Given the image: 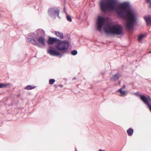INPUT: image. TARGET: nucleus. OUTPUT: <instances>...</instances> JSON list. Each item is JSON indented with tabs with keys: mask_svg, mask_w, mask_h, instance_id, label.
<instances>
[{
	"mask_svg": "<svg viewBox=\"0 0 151 151\" xmlns=\"http://www.w3.org/2000/svg\"><path fill=\"white\" fill-rule=\"evenodd\" d=\"M140 98L141 100L146 105L150 110L151 109V99L148 96H144L142 95H140Z\"/></svg>",
	"mask_w": 151,
	"mask_h": 151,
	"instance_id": "423d86ee",
	"label": "nucleus"
},
{
	"mask_svg": "<svg viewBox=\"0 0 151 151\" xmlns=\"http://www.w3.org/2000/svg\"><path fill=\"white\" fill-rule=\"evenodd\" d=\"M146 34L140 35L139 37L138 40L140 41L143 38L146 36Z\"/></svg>",
	"mask_w": 151,
	"mask_h": 151,
	"instance_id": "dca6fc26",
	"label": "nucleus"
},
{
	"mask_svg": "<svg viewBox=\"0 0 151 151\" xmlns=\"http://www.w3.org/2000/svg\"><path fill=\"white\" fill-rule=\"evenodd\" d=\"M32 37L33 38H27L28 42H30L33 45L39 47H41V45L40 43L42 44L44 46H45V41L43 36L35 38V36H32Z\"/></svg>",
	"mask_w": 151,
	"mask_h": 151,
	"instance_id": "7ed1b4c3",
	"label": "nucleus"
},
{
	"mask_svg": "<svg viewBox=\"0 0 151 151\" xmlns=\"http://www.w3.org/2000/svg\"><path fill=\"white\" fill-rule=\"evenodd\" d=\"M144 19L147 25H149L151 24V17H145Z\"/></svg>",
	"mask_w": 151,
	"mask_h": 151,
	"instance_id": "ddd939ff",
	"label": "nucleus"
},
{
	"mask_svg": "<svg viewBox=\"0 0 151 151\" xmlns=\"http://www.w3.org/2000/svg\"><path fill=\"white\" fill-rule=\"evenodd\" d=\"M67 20L70 22L72 21V19L69 16L67 15Z\"/></svg>",
	"mask_w": 151,
	"mask_h": 151,
	"instance_id": "412c9836",
	"label": "nucleus"
},
{
	"mask_svg": "<svg viewBox=\"0 0 151 151\" xmlns=\"http://www.w3.org/2000/svg\"><path fill=\"white\" fill-rule=\"evenodd\" d=\"M105 22L104 18L101 16H98L96 22L97 29L99 31H101L102 27L104 25Z\"/></svg>",
	"mask_w": 151,
	"mask_h": 151,
	"instance_id": "6e6552de",
	"label": "nucleus"
},
{
	"mask_svg": "<svg viewBox=\"0 0 151 151\" xmlns=\"http://www.w3.org/2000/svg\"><path fill=\"white\" fill-rule=\"evenodd\" d=\"M76 79V77H74L73 78V79Z\"/></svg>",
	"mask_w": 151,
	"mask_h": 151,
	"instance_id": "5701e85b",
	"label": "nucleus"
},
{
	"mask_svg": "<svg viewBox=\"0 0 151 151\" xmlns=\"http://www.w3.org/2000/svg\"><path fill=\"white\" fill-rule=\"evenodd\" d=\"M48 15L52 18L55 19L57 17L60 18L59 15L60 10L56 8H51L48 11Z\"/></svg>",
	"mask_w": 151,
	"mask_h": 151,
	"instance_id": "39448f33",
	"label": "nucleus"
},
{
	"mask_svg": "<svg viewBox=\"0 0 151 151\" xmlns=\"http://www.w3.org/2000/svg\"><path fill=\"white\" fill-rule=\"evenodd\" d=\"M53 47L51 46L49 47V48L47 50V52L51 55L54 56H60L62 57L63 56L65 53L64 52H58L53 49Z\"/></svg>",
	"mask_w": 151,
	"mask_h": 151,
	"instance_id": "0eeeda50",
	"label": "nucleus"
},
{
	"mask_svg": "<svg viewBox=\"0 0 151 151\" xmlns=\"http://www.w3.org/2000/svg\"><path fill=\"white\" fill-rule=\"evenodd\" d=\"M104 32L107 34L116 35H120L123 34L122 27L118 24L112 26L108 24L104 27Z\"/></svg>",
	"mask_w": 151,
	"mask_h": 151,
	"instance_id": "f03ea898",
	"label": "nucleus"
},
{
	"mask_svg": "<svg viewBox=\"0 0 151 151\" xmlns=\"http://www.w3.org/2000/svg\"><path fill=\"white\" fill-rule=\"evenodd\" d=\"M69 42L67 41H63L60 40V42H58L57 45L56 47V48L58 50L63 51L65 53L66 52L65 51L67 50L69 47Z\"/></svg>",
	"mask_w": 151,
	"mask_h": 151,
	"instance_id": "20e7f679",
	"label": "nucleus"
},
{
	"mask_svg": "<svg viewBox=\"0 0 151 151\" xmlns=\"http://www.w3.org/2000/svg\"><path fill=\"white\" fill-rule=\"evenodd\" d=\"M55 35L60 39H63L64 37L63 34V33L59 31H55Z\"/></svg>",
	"mask_w": 151,
	"mask_h": 151,
	"instance_id": "f8f14e48",
	"label": "nucleus"
},
{
	"mask_svg": "<svg viewBox=\"0 0 151 151\" xmlns=\"http://www.w3.org/2000/svg\"><path fill=\"white\" fill-rule=\"evenodd\" d=\"M101 11L105 12L107 11L115 10L117 14L126 21L125 26L127 29H132L136 24L137 19V14L133 9H128L130 6L128 2H125L117 6L116 0H101L100 2Z\"/></svg>",
	"mask_w": 151,
	"mask_h": 151,
	"instance_id": "f257e3e1",
	"label": "nucleus"
},
{
	"mask_svg": "<svg viewBox=\"0 0 151 151\" xmlns=\"http://www.w3.org/2000/svg\"><path fill=\"white\" fill-rule=\"evenodd\" d=\"M34 88L35 87H32L31 85H28L26 87L25 89L27 90H31Z\"/></svg>",
	"mask_w": 151,
	"mask_h": 151,
	"instance_id": "a211bd4d",
	"label": "nucleus"
},
{
	"mask_svg": "<svg viewBox=\"0 0 151 151\" xmlns=\"http://www.w3.org/2000/svg\"><path fill=\"white\" fill-rule=\"evenodd\" d=\"M37 35H34V33L32 34L31 36H35V38H37L39 37L43 36L45 35V32L43 30L41 29H39L37 31Z\"/></svg>",
	"mask_w": 151,
	"mask_h": 151,
	"instance_id": "1a4fd4ad",
	"label": "nucleus"
},
{
	"mask_svg": "<svg viewBox=\"0 0 151 151\" xmlns=\"http://www.w3.org/2000/svg\"><path fill=\"white\" fill-rule=\"evenodd\" d=\"M60 40L54 38H50L48 40V44L50 45L53 44L54 43H56L57 44Z\"/></svg>",
	"mask_w": 151,
	"mask_h": 151,
	"instance_id": "9d476101",
	"label": "nucleus"
},
{
	"mask_svg": "<svg viewBox=\"0 0 151 151\" xmlns=\"http://www.w3.org/2000/svg\"><path fill=\"white\" fill-rule=\"evenodd\" d=\"M121 76V75L117 73L114 75L113 76L110 78L111 81H115L118 80L119 78Z\"/></svg>",
	"mask_w": 151,
	"mask_h": 151,
	"instance_id": "9b49d317",
	"label": "nucleus"
},
{
	"mask_svg": "<svg viewBox=\"0 0 151 151\" xmlns=\"http://www.w3.org/2000/svg\"><path fill=\"white\" fill-rule=\"evenodd\" d=\"M150 110L151 111V109Z\"/></svg>",
	"mask_w": 151,
	"mask_h": 151,
	"instance_id": "a878e982",
	"label": "nucleus"
},
{
	"mask_svg": "<svg viewBox=\"0 0 151 151\" xmlns=\"http://www.w3.org/2000/svg\"><path fill=\"white\" fill-rule=\"evenodd\" d=\"M77 51L76 50H73L71 52V54L73 55H76L77 54Z\"/></svg>",
	"mask_w": 151,
	"mask_h": 151,
	"instance_id": "aec40b11",
	"label": "nucleus"
},
{
	"mask_svg": "<svg viewBox=\"0 0 151 151\" xmlns=\"http://www.w3.org/2000/svg\"><path fill=\"white\" fill-rule=\"evenodd\" d=\"M149 52H150V53H151V51H150Z\"/></svg>",
	"mask_w": 151,
	"mask_h": 151,
	"instance_id": "393cba45",
	"label": "nucleus"
},
{
	"mask_svg": "<svg viewBox=\"0 0 151 151\" xmlns=\"http://www.w3.org/2000/svg\"><path fill=\"white\" fill-rule=\"evenodd\" d=\"M127 132L129 136H131L132 135L133 132V130L130 128L127 131Z\"/></svg>",
	"mask_w": 151,
	"mask_h": 151,
	"instance_id": "2eb2a0df",
	"label": "nucleus"
},
{
	"mask_svg": "<svg viewBox=\"0 0 151 151\" xmlns=\"http://www.w3.org/2000/svg\"><path fill=\"white\" fill-rule=\"evenodd\" d=\"M8 84L0 83V88H5L7 86Z\"/></svg>",
	"mask_w": 151,
	"mask_h": 151,
	"instance_id": "f3484780",
	"label": "nucleus"
},
{
	"mask_svg": "<svg viewBox=\"0 0 151 151\" xmlns=\"http://www.w3.org/2000/svg\"><path fill=\"white\" fill-rule=\"evenodd\" d=\"M125 85H123L122 87V88H121L119 89L117 91H119L120 93L122 95H124L126 93V92L123 90H122V89H124L125 88Z\"/></svg>",
	"mask_w": 151,
	"mask_h": 151,
	"instance_id": "4468645a",
	"label": "nucleus"
},
{
	"mask_svg": "<svg viewBox=\"0 0 151 151\" xmlns=\"http://www.w3.org/2000/svg\"><path fill=\"white\" fill-rule=\"evenodd\" d=\"M120 84V81H119V84Z\"/></svg>",
	"mask_w": 151,
	"mask_h": 151,
	"instance_id": "b1692460",
	"label": "nucleus"
},
{
	"mask_svg": "<svg viewBox=\"0 0 151 151\" xmlns=\"http://www.w3.org/2000/svg\"><path fill=\"white\" fill-rule=\"evenodd\" d=\"M55 81V80L54 79H50L49 80V83L50 84H53Z\"/></svg>",
	"mask_w": 151,
	"mask_h": 151,
	"instance_id": "6ab92c4d",
	"label": "nucleus"
},
{
	"mask_svg": "<svg viewBox=\"0 0 151 151\" xmlns=\"http://www.w3.org/2000/svg\"><path fill=\"white\" fill-rule=\"evenodd\" d=\"M146 1L147 3L150 4V6L151 7V0H146Z\"/></svg>",
	"mask_w": 151,
	"mask_h": 151,
	"instance_id": "4be33fe9",
	"label": "nucleus"
}]
</instances>
